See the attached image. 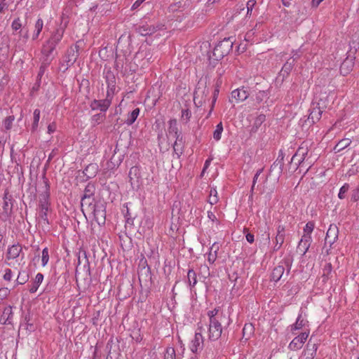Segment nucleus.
<instances>
[{"label":"nucleus","instance_id":"nucleus-1","mask_svg":"<svg viewBox=\"0 0 359 359\" xmlns=\"http://www.w3.org/2000/svg\"><path fill=\"white\" fill-rule=\"evenodd\" d=\"M207 315L209 318L208 339L216 341L222 333V320L224 316L217 308L208 311Z\"/></svg>","mask_w":359,"mask_h":359},{"label":"nucleus","instance_id":"nucleus-2","mask_svg":"<svg viewBox=\"0 0 359 359\" xmlns=\"http://www.w3.org/2000/svg\"><path fill=\"white\" fill-rule=\"evenodd\" d=\"M91 211L86 213V217L93 218L101 226L105 224L106 221V210L104 203L101 201H97L93 204Z\"/></svg>","mask_w":359,"mask_h":359},{"label":"nucleus","instance_id":"nucleus-3","mask_svg":"<svg viewBox=\"0 0 359 359\" xmlns=\"http://www.w3.org/2000/svg\"><path fill=\"white\" fill-rule=\"evenodd\" d=\"M327 99H320L318 102L313 103L308 118L309 121H311V123H315L316 122L318 121L321 118L323 112L327 108Z\"/></svg>","mask_w":359,"mask_h":359},{"label":"nucleus","instance_id":"nucleus-4","mask_svg":"<svg viewBox=\"0 0 359 359\" xmlns=\"http://www.w3.org/2000/svg\"><path fill=\"white\" fill-rule=\"evenodd\" d=\"M233 42L231 38H225L219 41L213 50V55L217 58H222L232 50Z\"/></svg>","mask_w":359,"mask_h":359},{"label":"nucleus","instance_id":"nucleus-5","mask_svg":"<svg viewBox=\"0 0 359 359\" xmlns=\"http://www.w3.org/2000/svg\"><path fill=\"white\" fill-rule=\"evenodd\" d=\"M113 97H108L106 93V98L103 100H93L90 104V107L92 110H100L104 114L110 105L111 104Z\"/></svg>","mask_w":359,"mask_h":359},{"label":"nucleus","instance_id":"nucleus-6","mask_svg":"<svg viewBox=\"0 0 359 359\" xmlns=\"http://www.w3.org/2000/svg\"><path fill=\"white\" fill-rule=\"evenodd\" d=\"M309 334L308 330H305L296 336L289 344L288 348L290 351H297L302 348Z\"/></svg>","mask_w":359,"mask_h":359},{"label":"nucleus","instance_id":"nucleus-7","mask_svg":"<svg viewBox=\"0 0 359 359\" xmlns=\"http://www.w3.org/2000/svg\"><path fill=\"white\" fill-rule=\"evenodd\" d=\"M309 151V142H303L301 145L299 147L296 153L292 158V161L297 159V165H300L306 159L308 156Z\"/></svg>","mask_w":359,"mask_h":359},{"label":"nucleus","instance_id":"nucleus-8","mask_svg":"<svg viewBox=\"0 0 359 359\" xmlns=\"http://www.w3.org/2000/svg\"><path fill=\"white\" fill-rule=\"evenodd\" d=\"M104 79L107 86V93L108 97H114L116 90V76L110 69L104 72Z\"/></svg>","mask_w":359,"mask_h":359},{"label":"nucleus","instance_id":"nucleus-9","mask_svg":"<svg viewBox=\"0 0 359 359\" xmlns=\"http://www.w3.org/2000/svg\"><path fill=\"white\" fill-rule=\"evenodd\" d=\"M3 201V214L8 217L12 214L13 206V196L9 194L8 190H6L4 193Z\"/></svg>","mask_w":359,"mask_h":359},{"label":"nucleus","instance_id":"nucleus-10","mask_svg":"<svg viewBox=\"0 0 359 359\" xmlns=\"http://www.w3.org/2000/svg\"><path fill=\"white\" fill-rule=\"evenodd\" d=\"M79 56L78 47L76 46L70 47L65 55V62H66L67 69L74 64Z\"/></svg>","mask_w":359,"mask_h":359},{"label":"nucleus","instance_id":"nucleus-11","mask_svg":"<svg viewBox=\"0 0 359 359\" xmlns=\"http://www.w3.org/2000/svg\"><path fill=\"white\" fill-rule=\"evenodd\" d=\"M13 307L8 306L4 308L2 315L0 317V323L3 325H13Z\"/></svg>","mask_w":359,"mask_h":359},{"label":"nucleus","instance_id":"nucleus-12","mask_svg":"<svg viewBox=\"0 0 359 359\" xmlns=\"http://www.w3.org/2000/svg\"><path fill=\"white\" fill-rule=\"evenodd\" d=\"M57 44L51 41L49 39L45 42L43 45L41 49V53L43 57L46 58H52L53 59V56H52L53 51L55 50Z\"/></svg>","mask_w":359,"mask_h":359},{"label":"nucleus","instance_id":"nucleus-13","mask_svg":"<svg viewBox=\"0 0 359 359\" xmlns=\"http://www.w3.org/2000/svg\"><path fill=\"white\" fill-rule=\"evenodd\" d=\"M338 234L337 226L335 224H330L326 233L325 243H328L331 246L337 241Z\"/></svg>","mask_w":359,"mask_h":359},{"label":"nucleus","instance_id":"nucleus-14","mask_svg":"<svg viewBox=\"0 0 359 359\" xmlns=\"http://www.w3.org/2000/svg\"><path fill=\"white\" fill-rule=\"evenodd\" d=\"M22 252V248L19 244H15L9 247L7 250L6 259L12 260L19 257Z\"/></svg>","mask_w":359,"mask_h":359},{"label":"nucleus","instance_id":"nucleus-15","mask_svg":"<svg viewBox=\"0 0 359 359\" xmlns=\"http://www.w3.org/2000/svg\"><path fill=\"white\" fill-rule=\"evenodd\" d=\"M203 345V337L201 332H196L194 339L191 341L190 349L193 353L201 351Z\"/></svg>","mask_w":359,"mask_h":359},{"label":"nucleus","instance_id":"nucleus-16","mask_svg":"<svg viewBox=\"0 0 359 359\" xmlns=\"http://www.w3.org/2000/svg\"><path fill=\"white\" fill-rule=\"evenodd\" d=\"M308 320L303 318L302 314H299L296 320V322L290 326V330L292 334H297L296 331L305 328L306 326H308Z\"/></svg>","mask_w":359,"mask_h":359},{"label":"nucleus","instance_id":"nucleus-17","mask_svg":"<svg viewBox=\"0 0 359 359\" xmlns=\"http://www.w3.org/2000/svg\"><path fill=\"white\" fill-rule=\"evenodd\" d=\"M46 183V191L43 193L39 197V207L40 209H46L49 208L50 203H49V185L47 182Z\"/></svg>","mask_w":359,"mask_h":359},{"label":"nucleus","instance_id":"nucleus-18","mask_svg":"<svg viewBox=\"0 0 359 359\" xmlns=\"http://www.w3.org/2000/svg\"><path fill=\"white\" fill-rule=\"evenodd\" d=\"M248 97V93L244 88H237L231 92V99L236 102L244 101Z\"/></svg>","mask_w":359,"mask_h":359},{"label":"nucleus","instance_id":"nucleus-19","mask_svg":"<svg viewBox=\"0 0 359 359\" xmlns=\"http://www.w3.org/2000/svg\"><path fill=\"white\" fill-rule=\"evenodd\" d=\"M96 202L93 197H81V209L85 217L88 211H91L93 204Z\"/></svg>","mask_w":359,"mask_h":359},{"label":"nucleus","instance_id":"nucleus-20","mask_svg":"<svg viewBox=\"0 0 359 359\" xmlns=\"http://www.w3.org/2000/svg\"><path fill=\"white\" fill-rule=\"evenodd\" d=\"M285 272V268L283 266L278 265L272 271L271 275V280L274 282H278L281 279Z\"/></svg>","mask_w":359,"mask_h":359},{"label":"nucleus","instance_id":"nucleus-21","mask_svg":"<svg viewBox=\"0 0 359 359\" xmlns=\"http://www.w3.org/2000/svg\"><path fill=\"white\" fill-rule=\"evenodd\" d=\"M219 246L217 243H214L210 248L209 252L208 254V261L210 264H213L217 257V251L219 250Z\"/></svg>","mask_w":359,"mask_h":359},{"label":"nucleus","instance_id":"nucleus-22","mask_svg":"<svg viewBox=\"0 0 359 359\" xmlns=\"http://www.w3.org/2000/svg\"><path fill=\"white\" fill-rule=\"evenodd\" d=\"M43 280V275L41 273H38L34 280H33L29 291L30 293H35L39 289V285L42 283Z\"/></svg>","mask_w":359,"mask_h":359},{"label":"nucleus","instance_id":"nucleus-23","mask_svg":"<svg viewBox=\"0 0 359 359\" xmlns=\"http://www.w3.org/2000/svg\"><path fill=\"white\" fill-rule=\"evenodd\" d=\"M137 32L142 36H147L155 33L156 28L153 25H143L137 28Z\"/></svg>","mask_w":359,"mask_h":359},{"label":"nucleus","instance_id":"nucleus-24","mask_svg":"<svg viewBox=\"0 0 359 359\" xmlns=\"http://www.w3.org/2000/svg\"><path fill=\"white\" fill-rule=\"evenodd\" d=\"M168 132L169 135H172L174 137L182 136L178 131L177 123L176 119H170L168 122Z\"/></svg>","mask_w":359,"mask_h":359},{"label":"nucleus","instance_id":"nucleus-25","mask_svg":"<svg viewBox=\"0 0 359 359\" xmlns=\"http://www.w3.org/2000/svg\"><path fill=\"white\" fill-rule=\"evenodd\" d=\"M173 144V150L177 158H180L183 151L182 136H177Z\"/></svg>","mask_w":359,"mask_h":359},{"label":"nucleus","instance_id":"nucleus-26","mask_svg":"<svg viewBox=\"0 0 359 359\" xmlns=\"http://www.w3.org/2000/svg\"><path fill=\"white\" fill-rule=\"evenodd\" d=\"M266 120V116L264 114H259L258 115L252 126L250 132L252 133H255L258 131L259 127L262 126V124Z\"/></svg>","mask_w":359,"mask_h":359},{"label":"nucleus","instance_id":"nucleus-27","mask_svg":"<svg viewBox=\"0 0 359 359\" xmlns=\"http://www.w3.org/2000/svg\"><path fill=\"white\" fill-rule=\"evenodd\" d=\"M299 58V55L297 54V53L296 52L292 58H290L283 65V67H282V70L281 72H283L286 74H288L289 72H290V71L292 70L293 66H294V61L296 60H297Z\"/></svg>","mask_w":359,"mask_h":359},{"label":"nucleus","instance_id":"nucleus-28","mask_svg":"<svg viewBox=\"0 0 359 359\" xmlns=\"http://www.w3.org/2000/svg\"><path fill=\"white\" fill-rule=\"evenodd\" d=\"M64 29L62 27L57 28L50 36L49 39L57 45L62 40L64 35Z\"/></svg>","mask_w":359,"mask_h":359},{"label":"nucleus","instance_id":"nucleus-29","mask_svg":"<svg viewBox=\"0 0 359 359\" xmlns=\"http://www.w3.org/2000/svg\"><path fill=\"white\" fill-rule=\"evenodd\" d=\"M285 237V229L283 225H278L277 227V233L275 238L276 243L283 244Z\"/></svg>","mask_w":359,"mask_h":359},{"label":"nucleus","instance_id":"nucleus-30","mask_svg":"<svg viewBox=\"0 0 359 359\" xmlns=\"http://www.w3.org/2000/svg\"><path fill=\"white\" fill-rule=\"evenodd\" d=\"M318 346L315 343H311V340L309 341L306 345L305 354L309 355V359H313L316 353Z\"/></svg>","mask_w":359,"mask_h":359},{"label":"nucleus","instance_id":"nucleus-31","mask_svg":"<svg viewBox=\"0 0 359 359\" xmlns=\"http://www.w3.org/2000/svg\"><path fill=\"white\" fill-rule=\"evenodd\" d=\"M11 28L13 31H18L20 30V34L23 36V38L25 39V41L28 39V31H27L23 35L22 34V23L21 20L19 18L15 19L11 24Z\"/></svg>","mask_w":359,"mask_h":359},{"label":"nucleus","instance_id":"nucleus-32","mask_svg":"<svg viewBox=\"0 0 359 359\" xmlns=\"http://www.w3.org/2000/svg\"><path fill=\"white\" fill-rule=\"evenodd\" d=\"M353 67V62H352L351 60H345L340 67L341 74H342L343 75H346L352 69Z\"/></svg>","mask_w":359,"mask_h":359},{"label":"nucleus","instance_id":"nucleus-33","mask_svg":"<svg viewBox=\"0 0 359 359\" xmlns=\"http://www.w3.org/2000/svg\"><path fill=\"white\" fill-rule=\"evenodd\" d=\"M283 158H284L283 154L282 151H280L276 161L273 163L271 168L273 170V169L278 168V170H279V173H282L283 169Z\"/></svg>","mask_w":359,"mask_h":359},{"label":"nucleus","instance_id":"nucleus-34","mask_svg":"<svg viewBox=\"0 0 359 359\" xmlns=\"http://www.w3.org/2000/svg\"><path fill=\"white\" fill-rule=\"evenodd\" d=\"M29 280V275L25 271H20L17 279L15 280V285H24Z\"/></svg>","mask_w":359,"mask_h":359},{"label":"nucleus","instance_id":"nucleus-35","mask_svg":"<svg viewBox=\"0 0 359 359\" xmlns=\"http://www.w3.org/2000/svg\"><path fill=\"white\" fill-rule=\"evenodd\" d=\"M140 114V109L135 108L133 109L131 113L128 114V118L126 120L125 123L128 126H131L137 119V116Z\"/></svg>","mask_w":359,"mask_h":359},{"label":"nucleus","instance_id":"nucleus-36","mask_svg":"<svg viewBox=\"0 0 359 359\" xmlns=\"http://www.w3.org/2000/svg\"><path fill=\"white\" fill-rule=\"evenodd\" d=\"M41 111L39 109H36L33 112V123L32 124V132H35L39 126Z\"/></svg>","mask_w":359,"mask_h":359},{"label":"nucleus","instance_id":"nucleus-37","mask_svg":"<svg viewBox=\"0 0 359 359\" xmlns=\"http://www.w3.org/2000/svg\"><path fill=\"white\" fill-rule=\"evenodd\" d=\"M187 280L191 288L194 287L197 283V276L193 269H189L187 272Z\"/></svg>","mask_w":359,"mask_h":359},{"label":"nucleus","instance_id":"nucleus-38","mask_svg":"<svg viewBox=\"0 0 359 359\" xmlns=\"http://www.w3.org/2000/svg\"><path fill=\"white\" fill-rule=\"evenodd\" d=\"M254 327L250 323H247L243 328V335L245 339H248L254 333Z\"/></svg>","mask_w":359,"mask_h":359},{"label":"nucleus","instance_id":"nucleus-39","mask_svg":"<svg viewBox=\"0 0 359 359\" xmlns=\"http://www.w3.org/2000/svg\"><path fill=\"white\" fill-rule=\"evenodd\" d=\"M52 58L43 57L41 65L40 66L39 71L38 73V78L41 79L42 76L44 74L47 67L50 64Z\"/></svg>","mask_w":359,"mask_h":359},{"label":"nucleus","instance_id":"nucleus-40","mask_svg":"<svg viewBox=\"0 0 359 359\" xmlns=\"http://www.w3.org/2000/svg\"><path fill=\"white\" fill-rule=\"evenodd\" d=\"M95 191V185L92 183H88L85 187L83 196L82 197H93Z\"/></svg>","mask_w":359,"mask_h":359},{"label":"nucleus","instance_id":"nucleus-41","mask_svg":"<svg viewBox=\"0 0 359 359\" xmlns=\"http://www.w3.org/2000/svg\"><path fill=\"white\" fill-rule=\"evenodd\" d=\"M223 125L222 122H219L215 127V129L213 132V138L215 141H219L221 140L222 134L223 132Z\"/></svg>","mask_w":359,"mask_h":359},{"label":"nucleus","instance_id":"nucleus-42","mask_svg":"<svg viewBox=\"0 0 359 359\" xmlns=\"http://www.w3.org/2000/svg\"><path fill=\"white\" fill-rule=\"evenodd\" d=\"M105 118V114L99 113L93 115L91 117V123L93 126H96L101 123Z\"/></svg>","mask_w":359,"mask_h":359},{"label":"nucleus","instance_id":"nucleus-43","mask_svg":"<svg viewBox=\"0 0 359 359\" xmlns=\"http://www.w3.org/2000/svg\"><path fill=\"white\" fill-rule=\"evenodd\" d=\"M219 201V197L217 195V191L215 188H211L210 191L209 195V203L212 205L216 204Z\"/></svg>","mask_w":359,"mask_h":359},{"label":"nucleus","instance_id":"nucleus-44","mask_svg":"<svg viewBox=\"0 0 359 359\" xmlns=\"http://www.w3.org/2000/svg\"><path fill=\"white\" fill-rule=\"evenodd\" d=\"M49 261V250L48 248L43 249L41 252V266H46Z\"/></svg>","mask_w":359,"mask_h":359},{"label":"nucleus","instance_id":"nucleus-45","mask_svg":"<svg viewBox=\"0 0 359 359\" xmlns=\"http://www.w3.org/2000/svg\"><path fill=\"white\" fill-rule=\"evenodd\" d=\"M14 121L15 116L13 115L7 116L4 120L3 125L6 130H9L11 129Z\"/></svg>","mask_w":359,"mask_h":359},{"label":"nucleus","instance_id":"nucleus-46","mask_svg":"<svg viewBox=\"0 0 359 359\" xmlns=\"http://www.w3.org/2000/svg\"><path fill=\"white\" fill-rule=\"evenodd\" d=\"M49 208L40 209L39 218L44 224H48V211Z\"/></svg>","mask_w":359,"mask_h":359},{"label":"nucleus","instance_id":"nucleus-47","mask_svg":"<svg viewBox=\"0 0 359 359\" xmlns=\"http://www.w3.org/2000/svg\"><path fill=\"white\" fill-rule=\"evenodd\" d=\"M309 248H310L309 244L299 241L298 246H297V250L299 252H301L302 255H304L308 252Z\"/></svg>","mask_w":359,"mask_h":359},{"label":"nucleus","instance_id":"nucleus-48","mask_svg":"<svg viewBox=\"0 0 359 359\" xmlns=\"http://www.w3.org/2000/svg\"><path fill=\"white\" fill-rule=\"evenodd\" d=\"M315 228V223L313 222H308L304 228V234L311 235Z\"/></svg>","mask_w":359,"mask_h":359},{"label":"nucleus","instance_id":"nucleus-49","mask_svg":"<svg viewBox=\"0 0 359 359\" xmlns=\"http://www.w3.org/2000/svg\"><path fill=\"white\" fill-rule=\"evenodd\" d=\"M350 144L351 140L349 139H344L339 142V143L336 145L335 149L338 151H340L347 147Z\"/></svg>","mask_w":359,"mask_h":359},{"label":"nucleus","instance_id":"nucleus-50","mask_svg":"<svg viewBox=\"0 0 359 359\" xmlns=\"http://www.w3.org/2000/svg\"><path fill=\"white\" fill-rule=\"evenodd\" d=\"M165 359H176L175 351L172 347L166 348L165 353Z\"/></svg>","mask_w":359,"mask_h":359},{"label":"nucleus","instance_id":"nucleus-51","mask_svg":"<svg viewBox=\"0 0 359 359\" xmlns=\"http://www.w3.org/2000/svg\"><path fill=\"white\" fill-rule=\"evenodd\" d=\"M332 270V267L330 263H327L324 266L323 270V277L325 279H327L329 275L331 273Z\"/></svg>","mask_w":359,"mask_h":359},{"label":"nucleus","instance_id":"nucleus-52","mask_svg":"<svg viewBox=\"0 0 359 359\" xmlns=\"http://www.w3.org/2000/svg\"><path fill=\"white\" fill-rule=\"evenodd\" d=\"M349 189V184H347V183H345L339 189V194H338V197L340 198V199H344L345 198V194L348 191Z\"/></svg>","mask_w":359,"mask_h":359},{"label":"nucleus","instance_id":"nucleus-53","mask_svg":"<svg viewBox=\"0 0 359 359\" xmlns=\"http://www.w3.org/2000/svg\"><path fill=\"white\" fill-rule=\"evenodd\" d=\"M191 116V112L189 109H182L181 118L182 120L187 123Z\"/></svg>","mask_w":359,"mask_h":359},{"label":"nucleus","instance_id":"nucleus-54","mask_svg":"<svg viewBox=\"0 0 359 359\" xmlns=\"http://www.w3.org/2000/svg\"><path fill=\"white\" fill-rule=\"evenodd\" d=\"M255 0H249L246 4L247 7V15H250L252 14V10L256 5Z\"/></svg>","mask_w":359,"mask_h":359},{"label":"nucleus","instance_id":"nucleus-55","mask_svg":"<svg viewBox=\"0 0 359 359\" xmlns=\"http://www.w3.org/2000/svg\"><path fill=\"white\" fill-rule=\"evenodd\" d=\"M4 271H5V273L3 276L4 280L6 281H8V282L11 281L13 277V271H11V269H10L8 268H6L4 270Z\"/></svg>","mask_w":359,"mask_h":359},{"label":"nucleus","instance_id":"nucleus-56","mask_svg":"<svg viewBox=\"0 0 359 359\" xmlns=\"http://www.w3.org/2000/svg\"><path fill=\"white\" fill-rule=\"evenodd\" d=\"M43 27V21L41 18H38L35 25H34V31H37L38 33H41L42 29Z\"/></svg>","mask_w":359,"mask_h":359},{"label":"nucleus","instance_id":"nucleus-57","mask_svg":"<svg viewBox=\"0 0 359 359\" xmlns=\"http://www.w3.org/2000/svg\"><path fill=\"white\" fill-rule=\"evenodd\" d=\"M262 172V169H259V170H258L256 172V173H255V176L253 177V180H252V187H251V191H253V190L255 189V184H256V183L257 182L258 177L261 175Z\"/></svg>","mask_w":359,"mask_h":359},{"label":"nucleus","instance_id":"nucleus-58","mask_svg":"<svg viewBox=\"0 0 359 359\" xmlns=\"http://www.w3.org/2000/svg\"><path fill=\"white\" fill-rule=\"evenodd\" d=\"M302 243L309 244L311 245L312 242L311 235L303 234L300 240Z\"/></svg>","mask_w":359,"mask_h":359},{"label":"nucleus","instance_id":"nucleus-59","mask_svg":"<svg viewBox=\"0 0 359 359\" xmlns=\"http://www.w3.org/2000/svg\"><path fill=\"white\" fill-rule=\"evenodd\" d=\"M208 217L210 220L215 223L217 225L219 224V220L217 219V217L212 212L208 211Z\"/></svg>","mask_w":359,"mask_h":359},{"label":"nucleus","instance_id":"nucleus-60","mask_svg":"<svg viewBox=\"0 0 359 359\" xmlns=\"http://www.w3.org/2000/svg\"><path fill=\"white\" fill-rule=\"evenodd\" d=\"M359 200V189L357 187L353 191L351 194V201L356 202Z\"/></svg>","mask_w":359,"mask_h":359},{"label":"nucleus","instance_id":"nucleus-61","mask_svg":"<svg viewBox=\"0 0 359 359\" xmlns=\"http://www.w3.org/2000/svg\"><path fill=\"white\" fill-rule=\"evenodd\" d=\"M56 124L55 123H51L48 126V133L49 134L53 133L56 130Z\"/></svg>","mask_w":359,"mask_h":359},{"label":"nucleus","instance_id":"nucleus-62","mask_svg":"<svg viewBox=\"0 0 359 359\" xmlns=\"http://www.w3.org/2000/svg\"><path fill=\"white\" fill-rule=\"evenodd\" d=\"M246 240L248 243H252L255 241V236L251 233H247L245 235Z\"/></svg>","mask_w":359,"mask_h":359},{"label":"nucleus","instance_id":"nucleus-63","mask_svg":"<svg viewBox=\"0 0 359 359\" xmlns=\"http://www.w3.org/2000/svg\"><path fill=\"white\" fill-rule=\"evenodd\" d=\"M7 8L8 5L6 0H0V13H2Z\"/></svg>","mask_w":359,"mask_h":359},{"label":"nucleus","instance_id":"nucleus-64","mask_svg":"<svg viewBox=\"0 0 359 359\" xmlns=\"http://www.w3.org/2000/svg\"><path fill=\"white\" fill-rule=\"evenodd\" d=\"M143 2V0H136L132 6V9L137 8Z\"/></svg>","mask_w":359,"mask_h":359}]
</instances>
